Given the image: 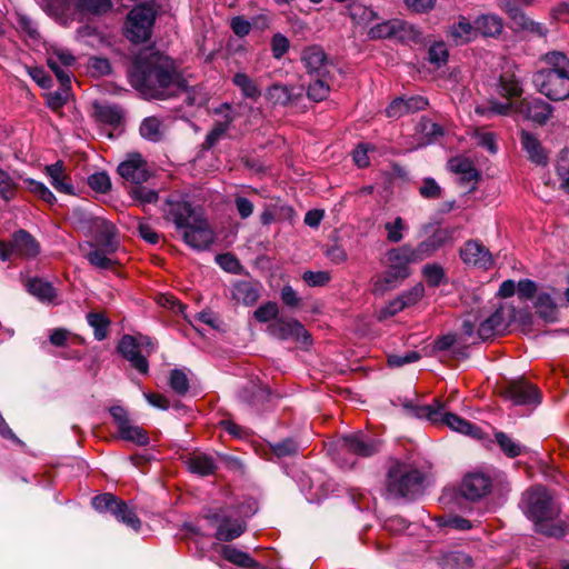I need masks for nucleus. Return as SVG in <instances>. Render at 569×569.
I'll list each match as a JSON object with an SVG mask.
<instances>
[{
  "label": "nucleus",
  "mask_w": 569,
  "mask_h": 569,
  "mask_svg": "<svg viewBox=\"0 0 569 569\" xmlns=\"http://www.w3.org/2000/svg\"><path fill=\"white\" fill-rule=\"evenodd\" d=\"M132 82L147 94L156 99H166L186 90V83L176 70L172 59L152 53L146 62L138 66Z\"/></svg>",
  "instance_id": "f257e3e1"
},
{
  "label": "nucleus",
  "mask_w": 569,
  "mask_h": 569,
  "mask_svg": "<svg viewBox=\"0 0 569 569\" xmlns=\"http://www.w3.org/2000/svg\"><path fill=\"white\" fill-rule=\"evenodd\" d=\"M519 508L533 522L535 531L549 538L561 539L569 533L563 520L553 522L560 513L549 490L541 485L529 487L521 495Z\"/></svg>",
  "instance_id": "f03ea898"
},
{
  "label": "nucleus",
  "mask_w": 569,
  "mask_h": 569,
  "mask_svg": "<svg viewBox=\"0 0 569 569\" xmlns=\"http://www.w3.org/2000/svg\"><path fill=\"white\" fill-rule=\"evenodd\" d=\"M166 219L172 221L181 232L184 242L198 250L207 249L214 240V233L202 212L186 201H167Z\"/></svg>",
  "instance_id": "7ed1b4c3"
},
{
  "label": "nucleus",
  "mask_w": 569,
  "mask_h": 569,
  "mask_svg": "<svg viewBox=\"0 0 569 569\" xmlns=\"http://www.w3.org/2000/svg\"><path fill=\"white\" fill-rule=\"evenodd\" d=\"M545 68L533 76L537 90L550 100L569 98V58L560 51H550L541 57Z\"/></svg>",
  "instance_id": "20e7f679"
},
{
  "label": "nucleus",
  "mask_w": 569,
  "mask_h": 569,
  "mask_svg": "<svg viewBox=\"0 0 569 569\" xmlns=\"http://www.w3.org/2000/svg\"><path fill=\"white\" fill-rule=\"evenodd\" d=\"M426 475L411 463L390 459L386 475V491L391 498L415 499L423 492Z\"/></svg>",
  "instance_id": "39448f33"
},
{
  "label": "nucleus",
  "mask_w": 569,
  "mask_h": 569,
  "mask_svg": "<svg viewBox=\"0 0 569 569\" xmlns=\"http://www.w3.org/2000/svg\"><path fill=\"white\" fill-rule=\"evenodd\" d=\"M475 111L482 117H490L492 114L508 116L516 112L542 124L551 117L552 108L549 103L538 98L522 99L519 102H500L491 99L488 101V106H477Z\"/></svg>",
  "instance_id": "423d86ee"
},
{
  "label": "nucleus",
  "mask_w": 569,
  "mask_h": 569,
  "mask_svg": "<svg viewBox=\"0 0 569 569\" xmlns=\"http://www.w3.org/2000/svg\"><path fill=\"white\" fill-rule=\"evenodd\" d=\"M233 506L203 508L201 517L216 527L213 537L221 542H231L247 531V521L234 517Z\"/></svg>",
  "instance_id": "0eeeda50"
},
{
  "label": "nucleus",
  "mask_w": 569,
  "mask_h": 569,
  "mask_svg": "<svg viewBox=\"0 0 569 569\" xmlns=\"http://www.w3.org/2000/svg\"><path fill=\"white\" fill-rule=\"evenodd\" d=\"M401 406L407 415L425 420L432 425H443L445 427H471L457 415L447 411L445 403L435 399L430 405H421L418 399H400Z\"/></svg>",
  "instance_id": "6e6552de"
},
{
  "label": "nucleus",
  "mask_w": 569,
  "mask_h": 569,
  "mask_svg": "<svg viewBox=\"0 0 569 569\" xmlns=\"http://www.w3.org/2000/svg\"><path fill=\"white\" fill-rule=\"evenodd\" d=\"M91 506L100 513H110L119 522L134 531H139L141 528V520L137 516L134 508L129 507L124 500L111 492L94 496L91 499Z\"/></svg>",
  "instance_id": "1a4fd4ad"
},
{
  "label": "nucleus",
  "mask_w": 569,
  "mask_h": 569,
  "mask_svg": "<svg viewBox=\"0 0 569 569\" xmlns=\"http://www.w3.org/2000/svg\"><path fill=\"white\" fill-rule=\"evenodd\" d=\"M154 16L156 13L151 6L141 4L134 7L127 17V38L134 43L147 41L151 36Z\"/></svg>",
  "instance_id": "9d476101"
},
{
  "label": "nucleus",
  "mask_w": 569,
  "mask_h": 569,
  "mask_svg": "<svg viewBox=\"0 0 569 569\" xmlns=\"http://www.w3.org/2000/svg\"><path fill=\"white\" fill-rule=\"evenodd\" d=\"M500 395L516 406H537L541 401L540 391L525 379L508 381L501 387Z\"/></svg>",
  "instance_id": "9b49d317"
},
{
  "label": "nucleus",
  "mask_w": 569,
  "mask_h": 569,
  "mask_svg": "<svg viewBox=\"0 0 569 569\" xmlns=\"http://www.w3.org/2000/svg\"><path fill=\"white\" fill-rule=\"evenodd\" d=\"M39 253V244L37 240L27 231H17L10 243L0 241V260L6 261L13 254L20 257H34Z\"/></svg>",
  "instance_id": "f8f14e48"
},
{
  "label": "nucleus",
  "mask_w": 569,
  "mask_h": 569,
  "mask_svg": "<svg viewBox=\"0 0 569 569\" xmlns=\"http://www.w3.org/2000/svg\"><path fill=\"white\" fill-rule=\"evenodd\" d=\"M492 480L490 476L485 472H469L467 473L460 486L459 493L462 498L469 501H479L491 492Z\"/></svg>",
  "instance_id": "ddd939ff"
},
{
  "label": "nucleus",
  "mask_w": 569,
  "mask_h": 569,
  "mask_svg": "<svg viewBox=\"0 0 569 569\" xmlns=\"http://www.w3.org/2000/svg\"><path fill=\"white\" fill-rule=\"evenodd\" d=\"M268 332L280 340L293 339L305 346L311 343L310 335L296 319L277 318L268 326Z\"/></svg>",
  "instance_id": "4468645a"
},
{
  "label": "nucleus",
  "mask_w": 569,
  "mask_h": 569,
  "mask_svg": "<svg viewBox=\"0 0 569 569\" xmlns=\"http://www.w3.org/2000/svg\"><path fill=\"white\" fill-rule=\"evenodd\" d=\"M301 62L309 77H325L331 73L333 68L325 50L318 44L308 46L302 50Z\"/></svg>",
  "instance_id": "2eb2a0df"
},
{
  "label": "nucleus",
  "mask_w": 569,
  "mask_h": 569,
  "mask_svg": "<svg viewBox=\"0 0 569 569\" xmlns=\"http://www.w3.org/2000/svg\"><path fill=\"white\" fill-rule=\"evenodd\" d=\"M119 174L127 181L141 184L150 177L146 160L139 153H131L118 167Z\"/></svg>",
  "instance_id": "dca6fc26"
},
{
  "label": "nucleus",
  "mask_w": 569,
  "mask_h": 569,
  "mask_svg": "<svg viewBox=\"0 0 569 569\" xmlns=\"http://www.w3.org/2000/svg\"><path fill=\"white\" fill-rule=\"evenodd\" d=\"M460 257L465 263L486 270L493 264L490 251L477 240L467 241L460 249Z\"/></svg>",
  "instance_id": "f3484780"
},
{
  "label": "nucleus",
  "mask_w": 569,
  "mask_h": 569,
  "mask_svg": "<svg viewBox=\"0 0 569 569\" xmlns=\"http://www.w3.org/2000/svg\"><path fill=\"white\" fill-rule=\"evenodd\" d=\"M413 247L410 244H402L389 249L385 254V264L387 268L401 273L405 277L409 276L410 263H416Z\"/></svg>",
  "instance_id": "a211bd4d"
},
{
  "label": "nucleus",
  "mask_w": 569,
  "mask_h": 569,
  "mask_svg": "<svg viewBox=\"0 0 569 569\" xmlns=\"http://www.w3.org/2000/svg\"><path fill=\"white\" fill-rule=\"evenodd\" d=\"M89 232L94 238L96 244L108 243L109 251H117L116 226L102 217H94L90 220Z\"/></svg>",
  "instance_id": "6ab92c4d"
},
{
  "label": "nucleus",
  "mask_w": 569,
  "mask_h": 569,
  "mask_svg": "<svg viewBox=\"0 0 569 569\" xmlns=\"http://www.w3.org/2000/svg\"><path fill=\"white\" fill-rule=\"evenodd\" d=\"M302 97V89L293 84L274 83L266 91V98L274 106H293Z\"/></svg>",
  "instance_id": "aec40b11"
},
{
  "label": "nucleus",
  "mask_w": 569,
  "mask_h": 569,
  "mask_svg": "<svg viewBox=\"0 0 569 569\" xmlns=\"http://www.w3.org/2000/svg\"><path fill=\"white\" fill-rule=\"evenodd\" d=\"M343 446L348 451L360 457H371L380 451L382 441L376 438H368L363 435L355 433L342 437Z\"/></svg>",
  "instance_id": "412c9836"
},
{
  "label": "nucleus",
  "mask_w": 569,
  "mask_h": 569,
  "mask_svg": "<svg viewBox=\"0 0 569 569\" xmlns=\"http://www.w3.org/2000/svg\"><path fill=\"white\" fill-rule=\"evenodd\" d=\"M119 352L141 373H147L149 365L147 358L141 355L140 345L132 336H123L118 346Z\"/></svg>",
  "instance_id": "4be33fe9"
},
{
  "label": "nucleus",
  "mask_w": 569,
  "mask_h": 569,
  "mask_svg": "<svg viewBox=\"0 0 569 569\" xmlns=\"http://www.w3.org/2000/svg\"><path fill=\"white\" fill-rule=\"evenodd\" d=\"M46 174L49 177L51 186L61 193L73 194V186L70 178L66 172V167L62 161L46 166Z\"/></svg>",
  "instance_id": "5701e85b"
},
{
  "label": "nucleus",
  "mask_w": 569,
  "mask_h": 569,
  "mask_svg": "<svg viewBox=\"0 0 569 569\" xmlns=\"http://www.w3.org/2000/svg\"><path fill=\"white\" fill-rule=\"evenodd\" d=\"M74 63V57L64 49H56L48 56V66L54 72L59 81H70L69 72L66 70Z\"/></svg>",
  "instance_id": "b1692460"
},
{
  "label": "nucleus",
  "mask_w": 569,
  "mask_h": 569,
  "mask_svg": "<svg viewBox=\"0 0 569 569\" xmlns=\"http://www.w3.org/2000/svg\"><path fill=\"white\" fill-rule=\"evenodd\" d=\"M447 34L457 46L468 43L477 36L476 24L471 23L466 17L460 16L458 20L449 27Z\"/></svg>",
  "instance_id": "393cba45"
},
{
  "label": "nucleus",
  "mask_w": 569,
  "mask_h": 569,
  "mask_svg": "<svg viewBox=\"0 0 569 569\" xmlns=\"http://www.w3.org/2000/svg\"><path fill=\"white\" fill-rule=\"evenodd\" d=\"M520 141L530 161L537 164H546L548 162V152L535 134L522 130Z\"/></svg>",
  "instance_id": "a878e982"
},
{
  "label": "nucleus",
  "mask_w": 569,
  "mask_h": 569,
  "mask_svg": "<svg viewBox=\"0 0 569 569\" xmlns=\"http://www.w3.org/2000/svg\"><path fill=\"white\" fill-rule=\"evenodd\" d=\"M449 168L452 172L460 176L459 182L461 184L472 183L470 190L475 189V183L479 178V173L476 168L472 166V162L466 158H453L449 161Z\"/></svg>",
  "instance_id": "bb28decb"
},
{
  "label": "nucleus",
  "mask_w": 569,
  "mask_h": 569,
  "mask_svg": "<svg viewBox=\"0 0 569 569\" xmlns=\"http://www.w3.org/2000/svg\"><path fill=\"white\" fill-rule=\"evenodd\" d=\"M221 557L238 566L246 569H259L261 568L260 562L253 559L249 553L237 549L231 545L221 546Z\"/></svg>",
  "instance_id": "cd10ccee"
},
{
  "label": "nucleus",
  "mask_w": 569,
  "mask_h": 569,
  "mask_svg": "<svg viewBox=\"0 0 569 569\" xmlns=\"http://www.w3.org/2000/svg\"><path fill=\"white\" fill-rule=\"evenodd\" d=\"M408 24L399 19H391L371 27L368 31L370 39H387L399 36Z\"/></svg>",
  "instance_id": "c85d7f7f"
},
{
  "label": "nucleus",
  "mask_w": 569,
  "mask_h": 569,
  "mask_svg": "<svg viewBox=\"0 0 569 569\" xmlns=\"http://www.w3.org/2000/svg\"><path fill=\"white\" fill-rule=\"evenodd\" d=\"M407 277L402 276L395 270L387 269V271L379 273L372 278V292L382 296L386 292L393 290Z\"/></svg>",
  "instance_id": "c756f323"
},
{
  "label": "nucleus",
  "mask_w": 569,
  "mask_h": 569,
  "mask_svg": "<svg viewBox=\"0 0 569 569\" xmlns=\"http://www.w3.org/2000/svg\"><path fill=\"white\" fill-rule=\"evenodd\" d=\"M506 328L502 310H496L490 317L479 323L478 337L480 340H486L495 335L500 333Z\"/></svg>",
  "instance_id": "7c9ffc66"
},
{
  "label": "nucleus",
  "mask_w": 569,
  "mask_h": 569,
  "mask_svg": "<svg viewBox=\"0 0 569 569\" xmlns=\"http://www.w3.org/2000/svg\"><path fill=\"white\" fill-rule=\"evenodd\" d=\"M438 565L441 569H471L473 560L463 551L452 550L442 553L438 558Z\"/></svg>",
  "instance_id": "2f4dec72"
},
{
  "label": "nucleus",
  "mask_w": 569,
  "mask_h": 569,
  "mask_svg": "<svg viewBox=\"0 0 569 569\" xmlns=\"http://www.w3.org/2000/svg\"><path fill=\"white\" fill-rule=\"evenodd\" d=\"M497 92L502 98L508 99V102H513L512 99L521 97L523 90L519 80L513 73L505 72L499 78Z\"/></svg>",
  "instance_id": "473e14b6"
},
{
  "label": "nucleus",
  "mask_w": 569,
  "mask_h": 569,
  "mask_svg": "<svg viewBox=\"0 0 569 569\" xmlns=\"http://www.w3.org/2000/svg\"><path fill=\"white\" fill-rule=\"evenodd\" d=\"M475 24L477 33L479 32L483 37H497L503 29L502 19L491 13L479 16L476 19Z\"/></svg>",
  "instance_id": "72a5a7b5"
},
{
  "label": "nucleus",
  "mask_w": 569,
  "mask_h": 569,
  "mask_svg": "<svg viewBox=\"0 0 569 569\" xmlns=\"http://www.w3.org/2000/svg\"><path fill=\"white\" fill-rule=\"evenodd\" d=\"M108 243L96 244V247L87 254L88 261L98 269H110L116 264L113 253L116 251L108 250Z\"/></svg>",
  "instance_id": "f704fd0d"
},
{
  "label": "nucleus",
  "mask_w": 569,
  "mask_h": 569,
  "mask_svg": "<svg viewBox=\"0 0 569 569\" xmlns=\"http://www.w3.org/2000/svg\"><path fill=\"white\" fill-rule=\"evenodd\" d=\"M535 308L546 321L552 322L557 319V305L550 292L539 291L535 299Z\"/></svg>",
  "instance_id": "c9c22d12"
},
{
  "label": "nucleus",
  "mask_w": 569,
  "mask_h": 569,
  "mask_svg": "<svg viewBox=\"0 0 569 569\" xmlns=\"http://www.w3.org/2000/svg\"><path fill=\"white\" fill-rule=\"evenodd\" d=\"M110 437L113 441L121 440L137 446H147L151 439L147 429H116Z\"/></svg>",
  "instance_id": "e433bc0d"
},
{
  "label": "nucleus",
  "mask_w": 569,
  "mask_h": 569,
  "mask_svg": "<svg viewBox=\"0 0 569 569\" xmlns=\"http://www.w3.org/2000/svg\"><path fill=\"white\" fill-rule=\"evenodd\" d=\"M312 79L311 83L308 87L307 94L308 98L319 102L323 101L328 98L330 93V87H331V80L332 76L331 73H328L325 77H310Z\"/></svg>",
  "instance_id": "4c0bfd02"
},
{
  "label": "nucleus",
  "mask_w": 569,
  "mask_h": 569,
  "mask_svg": "<svg viewBox=\"0 0 569 569\" xmlns=\"http://www.w3.org/2000/svg\"><path fill=\"white\" fill-rule=\"evenodd\" d=\"M28 291L42 302H54L57 292L51 283L42 279H30L27 283Z\"/></svg>",
  "instance_id": "58836bf2"
},
{
  "label": "nucleus",
  "mask_w": 569,
  "mask_h": 569,
  "mask_svg": "<svg viewBox=\"0 0 569 569\" xmlns=\"http://www.w3.org/2000/svg\"><path fill=\"white\" fill-rule=\"evenodd\" d=\"M232 297L246 306L253 305L260 297L259 288L250 282L240 281L233 286Z\"/></svg>",
  "instance_id": "ea45409f"
},
{
  "label": "nucleus",
  "mask_w": 569,
  "mask_h": 569,
  "mask_svg": "<svg viewBox=\"0 0 569 569\" xmlns=\"http://www.w3.org/2000/svg\"><path fill=\"white\" fill-rule=\"evenodd\" d=\"M187 463L190 472L201 477L213 475L217 470L214 460L207 455L193 456L188 459Z\"/></svg>",
  "instance_id": "a19ab883"
},
{
  "label": "nucleus",
  "mask_w": 569,
  "mask_h": 569,
  "mask_svg": "<svg viewBox=\"0 0 569 569\" xmlns=\"http://www.w3.org/2000/svg\"><path fill=\"white\" fill-rule=\"evenodd\" d=\"M232 82L238 87L244 98L258 99L261 94L258 83L247 73L238 72L233 76Z\"/></svg>",
  "instance_id": "79ce46f5"
},
{
  "label": "nucleus",
  "mask_w": 569,
  "mask_h": 569,
  "mask_svg": "<svg viewBox=\"0 0 569 569\" xmlns=\"http://www.w3.org/2000/svg\"><path fill=\"white\" fill-rule=\"evenodd\" d=\"M387 241L399 243L408 231V224L400 216H396L392 220L383 223Z\"/></svg>",
  "instance_id": "37998d69"
},
{
  "label": "nucleus",
  "mask_w": 569,
  "mask_h": 569,
  "mask_svg": "<svg viewBox=\"0 0 569 569\" xmlns=\"http://www.w3.org/2000/svg\"><path fill=\"white\" fill-rule=\"evenodd\" d=\"M93 110L97 119L106 124L116 126L122 119V112L117 106L94 103Z\"/></svg>",
  "instance_id": "c03bdc74"
},
{
  "label": "nucleus",
  "mask_w": 569,
  "mask_h": 569,
  "mask_svg": "<svg viewBox=\"0 0 569 569\" xmlns=\"http://www.w3.org/2000/svg\"><path fill=\"white\" fill-rule=\"evenodd\" d=\"M495 439L501 451L509 458H516L526 452V447L511 439L507 433L499 431L495 433Z\"/></svg>",
  "instance_id": "a18cd8bd"
},
{
  "label": "nucleus",
  "mask_w": 569,
  "mask_h": 569,
  "mask_svg": "<svg viewBox=\"0 0 569 569\" xmlns=\"http://www.w3.org/2000/svg\"><path fill=\"white\" fill-rule=\"evenodd\" d=\"M60 83L61 87L59 90L46 93L44 96L47 106L53 111L61 109L70 97V81H60Z\"/></svg>",
  "instance_id": "49530a36"
},
{
  "label": "nucleus",
  "mask_w": 569,
  "mask_h": 569,
  "mask_svg": "<svg viewBox=\"0 0 569 569\" xmlns=\"http://www.w3.org/2000/svg\"><path fill=\"white\" fill-rule=\"evenodd\" d=\"M140 133L144 139L159 141L163 136L160 120L156 117L146 118L140 126Z\"/></svg>",
  "instance_id": "de8ad7c7"
},
{
  "label": "nucleus",
  "mask_w": 569,
  "mask_h": 569,
  "mask_svg": "<svg viewBox=\"0 0 569 569\" xmlns=\"http://www.w3.org/2000/svg\"><path fill=\"white\" fill-rule=\"evenodd\" d=\"M169 386L173 392L183 396L189 390V378L184 370L172 369L168 379Z\"/></svg>",
  "instance_id": "09e8293b"
},
{
  "label": "nucleus",
  "mask_w": 569,
  "mask_h": 569,
  "mask_svg": "<svg viewBox=\"0 0 569 569\" xmlns=\"http://www.w3.org/2000/svg\"><path fill=\"white\" fill-rule=\"evenodd\" d=\"M87 321L93 328L97 340H103L107 337L110 321L103 313L90 312L87 316Z\"/></svg>",
  "instance_id": "8fccbe9b"
},
{
  "label": "nucleus",
  "mask_w": 569,
  "mask_h": 569,
  "mask_svg": "<svg viewBox=\"0 0 569 569\" xmlns=\"http://www.w3.org/2000/svg\"><path fill=\"white\" fill-rule=\"evenodd\" d=\"M350 17L359 24H368L378 19V14L372 8L357 3L350 6Z\"/></svg>",
  "instance_id": "3c124183"
},
{
  "label": "nucleus",
  "mask_w": 569,
  "mask_h": 569,
  "mask_svg": "<svg viewBox=\"0 0 569 569\" xmlns=\"http://www.w3.org/2000/svg\"><path fill=\"white\" fill-rule=\"evenodd\" d=\"M76 7L80 11L90 13H103L111 9V0H76Z\"/></svg>",
  "instance_id": "603ef678"
},
{
  "label": "nucleus",
  "mask_w": 569,
  "mask_h": 569,
  "mask_svg": "<svg viewBox=\"0 0 569 569\" xmlns=\"http://www.w3.org/2000/svg\"><path fill=\"white\" fill-rule=\"evenodd\" d=\"M556 169L561 179V188L569 192V149H565L560 152Z\"/></svg>",
  "instance_id": "864d4df0"
},
{
  "label": "nucleus",
  "mask_w": 569,
  "mask_h": 569,
  "mask_svg": "<svg viewBox=\"0 0 569 569\" xmlns=\"http://www.w3.org/2000/svg\"><path fill=\"white\" fill-rule=\"evenodd\" d=\"M456 233L457 229L455 228H438L429 238L439 250L441 247L453 242Z\"/></svg>",
  "instance_id": "5fc2aeb1"
},
{
  "label": "nucleus",
  "mask_w": 569,
  "mask_h": 569,
  "mask_svg": "<svg viewBox=\"0 0 569 569\" xmlns=\"http://www.w3.org/2000/svg\"><path fill=\"white\" fill-rule=\"evenodd\" d=\"M270 46L272 57L279 60L289 51L290 41L284 34L278 32L272 36Z\"/></svg>",
  "instance_id": "6e6d98bb"
},
{
  "label": "nucleus",
  "mask_w": 569,
  "mask_h": 569,
  "mask_svg": "<svg viewBox=\"0 0 569 569\" xmlns=\"http://www.w3.org/2000/svg\"><path fill=\"white\" fill-rule=\"evenodd\" d=\"M449 52L447 46L443 42H436L429 48V61L437 67H441L447 63Z\"/></svg>",
  "instance_id": "4d7b16f0"
},
{
  "label": "nucleus",
  "mask_w": 569,
  "mask_h": 569,
  "mask_svg": "<svg viewBox=\"0 0 569 569\" xmlns=\"http://www.w3.org/2000/svg\"><path fill=\"white\" fill-rule=\"evenodd\" d=\"M130 196L132 199L139 201L140 203H153L158 200V192L153 189H149L142 186H136L130 190Z\"/></svg>",
  "instance_id": "13d9d810"
},
{
  "label": "nucleus",
  "mask_w": 569,
  "mask_h": 569,
  "mask_svg": "<svg viewBox=\"0 0 569 569\" xmlns=\"http://www.w3.org/2000/svg\"><path fill=\"white\" fill-rule=\"evenodd\" d=\"M17 190V183L10 177L8 172L0 169V196L4 200H10L14 197Z\"/></svg>",
  "instance_id": "bf43d9fd"
},
{
  "label": "nucleus",
  "mask_w": 569,
  "mask_h": 569,
  "mask_svg": "<svg viewBox=\"0 0 569 569\" xmlns=\"http://www.w3.org/2000/svg\"><path fill=\"white\" fill-rule=\"evenodd\" d=\"M422 274H423L426 281L428 282V284L433 286V287L439 286L445 277L442 267L439 264H436V263L426 264L422 268Z\"/></svg>",
  "instance_id": "052dcab7"
},
{
  "label": "nucleus",
  "mask_w": 569,
  "mask_h": 569,
  "mask_svg": "<svg viewBox=\"0 0 569 569\" xmlns=\"http://www.w3.org/2000/svg\"><path fill=\"white\" fill-rule=\"evenodd\" d=\"M272 451L279 458L291 456L297 453L298 446L292 438H286L271 445Z\"/></svg>",
  "instance_id": "680f3d73"
},
{
  "label": "nucleus",
  "mask_w": 569,
  "mask_h": 569,
  "mask_svg": "<svg viewBox=\"0 0 569 569\" xmlns=\"http://www.w3.org/2000/svg\"><path fill=\"white\" fill-rule=\"evenodd\" d=\"M88 183L97 192L106 193L111 188V181L106 172H97L89 177Z\"/></svg>",
  "instance_id": "e2e57ef3"
},
{
  "label": "nucleus",
  "mask_w": 569,
  "mask_h": 569,
  "mask_svg": "<svg viewBox=\"0 0 569 569\" xmlns=\"http://www.w3.org/2000/svg\"><path fill=\"white\" fill-rule=\"evenodd\" d=\"M278 306L274 302H267L261 305L253 313L259 322H268L277 319Z\"/></svg>",
  "instance_id": "0e129e2a"
},
{
  "label": "nucleus",
  "mask_w": 569,
  "mask_h": 569,
  "mask_svg": "<svg viewBox=\"0 0 569 569\" xmlns=\"http://www.w3.org/2000/svg\"><path fill=\"white\" fill-rule=\"evenodd\" d=\"M438 251V248L433 244L430 238L418 243L417 247H413V253L417 262H420L427 258H430Z\"/></svg>",
  "instance_id": "69168bd1"
},
{
  "label": "nucleus",
  "mask_w": 569,
  "mask_h": 569,
  "mask_svg": "<svg viewBox=\"0 0 569 569\" xmlns=\"http://www.w3.org/2000/svg\"><path fill=\"white\" fill-rule=\"evenodd\" d=\"M29 190L34 194L39 196L43 201L52 204L56 202L54 194L49 190L42 182L29 179L27 180Z\"/></svg>",
  "instance_id": "338daca9"
},
{
  "label": "nucleus",
  "mask_w": 569,
  "mask_h": 569,
  "mask_svg": "<svg viewBox=\"0 0 569 569\" xmlns=\"http://www.w3.org/2000/svg\"><path fill=\"white\" fill-rule=\"evenodd\" d=\"M330 278V273L327 271H306L302 276V279L311 287L325 286Z\"/></svg>",
  "instance_id": "774afa93"
}]
</instances>
